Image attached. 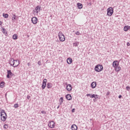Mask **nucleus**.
<instances>
[{
	"instance_id": "dca6fc26",
	"label": "nucleus",
	"mask_w": 130,
	"mask_h": 130,
	"mask_svg": "<svg viewBox=\"0 0 130 130\" xmlns=\"http://www.w3.org/2000/svg\"><path fill=\"white\" fill-rule=\"evenodd\" d=\"M72 130H77L78 129V126L76 124H73L71 126Z\"/></svg>"
},
{
	"instance_id": "a211bd4d",
	"label": "nucleus",
	"mask_w": 130,
	"mask_h": 130,
	"mask_svg": "<svg viewBox=\"0 0 130 130\" xmlns=\"http://www.w3.org/2000/svg\"><path fill=\"white\" fill-rule=\"evenodd\" d=\"M77 7L78 9H82L83 8V5L80 3H77Z\"/></svg>"
},
{
	"instance_id": "79ce46f5",
	"label": "nucleus",
	"mask_w": 130,
	"mask_h": 130,
	"mask_svg": "<svg viewBox=\"0 0 130 130\" xmlns=\"http://www.w3.org/2000/svg\"><path fill=\"white\" fill-rule=\"evenodd\" d=\"M87 5H88V6H92V3H87Z\"/></svg>"
},
{
	"instance_id": "37998d69",
	"label": "nucleus",
	"mask_w": 130,
	"mask_h": 130,
	"mask_svg": "<svg viewBox=\"0 0 130 130\" xmlns=\"http://www.w3.org/2000/svg\"><path fill=\"white\" fill-rule=\"evenodd\" d=\"M97 101V99L94 98L93 99V102H96Z\"/></svg>"
},
{
	"instance_id": "72a5a7b5",
	"label": "nucleus",
	"mask_w": 130,
	"mask_h": 130,
	"mask_svg": "<svg viewBox=\"0 0 130 130\" xmlns=\"http://www.w3.org/2000/svg\"><path fill=\"white\" fill-rule=\"evenodd\" d=\"M41 113H42V114H46V112L45 111H42Z\"/></svg>"
},
{
	"instance_id": "9b49d317",
	"label": "nucleus",
	"mask_w": 130,
	"mask_h": 130,
	"mask_svg": "<svg viewBox=\"0 0 130 130\" xmlns=\"http://www.w3.org/2000/svg\"><path fill=\"white\" fill-rule=\"evenodd\" d=\"M66 85H67L66 87V89L67 91H68V92H70V91H72V85L71 84L68 85V84L67 83H66Z\"/></svg>"
},
{
	"instance_id": "8fccbe9b",
	"label": "nucleus",
	"mask_w": 130,
	"mask_h": 130,
	"mask_svg": "<svg viewBox=\"0 0 130 130\" xmlns=\"http://www.w3.org/2000/svg\"><path fill=\"white\" fill-rule=\"evenodd\" d=\"M1 110H2V109L0 108V111H1Z\"/></svg>"
},
{
	"instance_id": "7c9ffc66",
	"label": "nucleus",
	"mask_w": 130,
	"mask_h": 130,
	"mask_svg": "<svg viewBox=\"0 0 130 130\" xmlns=\"http://www.w3.org/2000/svg\"><path fill=\"white\" fill-rule=\"evenodd\" d=\"M95 96H98V95L95 94H91L90 98H95Z\"/></svg>"
},
{
	"instance_id": "4c0bfd02",
	"label": "nucleus",
	"mask_w": 130,
	"mask_h": 130,
	"mask_svg": "<svg viewBox=\"0 0 130 130\" xmlns=\"http://www.w3.org/2000/svg\"><path fill=\"white\" fill-rule=\"evenodd\" d=\"M109 95H110V91H108L107 93V96H108V95L109 96Z\"/></svg>"
},
{
	"instance_id": "b1692460",
	"label": "nucleus",
	"mask_w": 130,
	"mask_h": 130,
	"mask_svg": "<svg viewBox=\"0 0 130 130\" xmlns=\"http://www.w3.org/2000/svg\"><path fill=\"white\" fill-rule=\"evenodd\" d=\"M3 16L6 19H7V18H9V15L8 14V13H3Z\"/></svg>"
},
{
	"instance_id": "f704fd0d",
	"label": "nucleus",
	"mask_w": 130,
	"mask_h": 130,
	"mask_svg": "<svg viewBox=\"0 0 130 130\" xmlns=\"http://www.w3.org/2000/svg\"><path fill=\"white\" fill-rule=\"evenodd\" d=\"M38 64H39V66H41V61H38Z\"/></svg>"
},
{
	"instance_id": "c756f323",
	"label": "nucleus",
	"mask_w": 130,
	"mask_h": 130,
	"mask_svg": "<svg viewBox=\"0 0 130 130\" xmlns=\"http://www.w3.org/2000/svg\"><path fill=\"white\" fill-rule=\"evenodd\" d=\"M46 83H47V79H44L42 84H45L46 85Z\"/></svg>"
},
{
	"instance_id": "58836bf2",
	"label": "nucleus",
	"mask_w": 130,
	"mask_h": 130,
	"mask_svg": "<svg viewBox=\"0 0 130 130\" xmlns=\"http://www.w3.org/2000/svg\"><path fill=\"white\" fill-rule=\"evenodd\" d=\"M122 97V95H119V96H118V98H119V99H121V98Z\"/></svg>"
},
{
	"instance_id": "f03ea898",
	"label": "nucleus",
	"mask_w": 130,
	"mask_h": 130,
	"mask_svg": "<svg viewBox=\"0 0 130 130\" xmlns=\"http://www.w3.org/2000/svg\"><path fill=\"white\" fill-rule=\"evenodd\" d=\"M94 71L98 73H100L103 71V66L98 64L95 66Z\"/></svg>"
},
{
	"instance_id": "f257e3e1",
	"label": "nucleus",
	"mask_w": 130,
	"mask_h": 130,
	"mask_svg": "<svg viewBox=\"0 0 130 130\" xmlns=\"http://www.w3.org/2000/svg\"><path fill=\"white\" fill-rule=\"evenodd\" d=\"M1 120L2 121H6L7 120V113H6V111L5 110H2L1 112Z\"/></svg>"
},
{
	"instance_id": "0eeeda50",
	"label": "nucleus",
	"mask_w": 130,
	"mask_h": 130,
	"mask_svg": "<svg viewBox=\"0 0 130 130\" xmlns=\"http://www.w3.org/2000/svg\"><path fill=\"white\" fill-rule=\"evenodd\" d=\"M40 10H41V6H38L35 8V10H33V12L38 14L39 12H40Z\"/></svg>"
},
{
	"instance_id": "412c9836",
	"label": "nucleus",
	"mask_w": 130,
	"mask_h": 130,
	"mask_svg": "<svg viewBox=\"0 0 130 130\" xmlns=\"http://www.w3.org/2000/svg\"><path fill=\"white\" fill-rule=\"evenodd\" d=\"M62 102H63V98L61 97L59 100V105H61V104H62Z\"/></svg>"
},
{
	"instance_id": "2eb2a0df",
	"label": "nucleus",
	"mask_w": 130,
	"mask_h": 130,
	"mask_svg": "<svg viewBox=\"0 0 130 130\" xmlns=\"http://www.w3.org/2000/svg\"><path fill=\"white\" fill-rule=\"evenodd\" d=\"M66 98L67 100H72V95L70 94H67Z\"/></svg>"
},
{
	"instance_id": "393cba45",
	"label": "nucleus",
	"mask_w": 130,
	"mask_h": 130,
	"mask_svg": "<svg viewBox=\"0 0 130 130\" xmlns=\"http://www.w3.org/2000/svg\"><path fill=\"white\" fill-rule=\"evenodd\" d=\"M0 87L1 88H4V87H5V82L2 81L0 83Z\"/></svg>"
},
{
	"instance_id": "7ed1b4c3",
	"label": "nucleus",
	"mask_w": 130,
	"mask_h": 130,
	"mask_svg": "<svg viewBox=\"0 0 130 130\" xmlns=\"http://www.w3.org/2000/svg\"><path fill=\"white\" fill-rule=\"evenodd\" d=\"M58 36L60 41H61V42H63V41H66V37H64V35L62 34V32L59 31L58 34Z\"/></svg>"
},
{
	"instance_id": "e433bc0d",
	"label": "nucleus",
	"mask_w": 130,
	"mask_h": 130,
	"mask_svg": "<svg viewBox=\"0 0 130 130\" xmlns=\"http://www.w3.org/2000/svg\"><path fill=\"white\" fill-rule=\"evenodd\" d=\"M91 95L92 94H87L86 96H87V97H89V96L91 97Z\"/></svg>"
},
{
	"instance_id": "09e8293b",
	"label": "nucleus",
	"mask_w": 130,
	"mask_h": 130,
	"mask_svg": "<svg viewBox=\"0 0 130 130\" xmlns=\"http://www.w3.org/2000/svg\"><path fill=\"white\" fill-rule=\"evenodd\" d=\"M58 108H59V106H58L57 107V109H58Z\"/></svg>"
},
{
	"instance_id": "a18cd8bd",
	"label": "nucleus",
	"mask_w": 130,
	"mask_h": 130,
	"mask_svg": "<svg viewBox=\"0 0 130 130\" xmlns=\"http://www.w3.org/2000/svg\"><path fill=\"white\" fill-rule=\"evenodd\" d=\"M130 44L129 42L127 43V46H129Z\"/></svg>"
},
{
	"instance_id": "de8ad7c7",
	"label": "nucleus",
	"mask_w": 130,
	"mask_h": 130,
	"mask_svg": "<svg viewBox=\"0 0 130 130\" xmlns=\"http://www.w3.org/2000/svg\"><path fill=\"white\" fill-rule=\"evenodd\" d=\"M3 24V22L0 21V26Z\"/></svg>"
},
{
	"instance_id": "ddd939ff",
	"label": "nucleus",
	"mask_w": 130,
	"mask_h": 130,
	"mask_svg": "<svg viewBox=\"0 0 130 130\" xmlns=\"http://www.w3.org/2000/svg\"><path fill=\"white\" fill-rule=\"evenodd\" d=\"M67 63H68V64H71V63L73 62V59H72V58L71 57H69L67 59Z\"/></svg>"
},
{
	"instance_id": "f3484780",
	"label": "nucleus",
	"mask_w": 130,
	"mask_h": 130,
	"mask_svg": "<svg viewBox=\"0 0 130 130\" xmlns=\"http://www.w3.org/2000/svg\"><path fill=\"white\" fill-rule=\"evenodd\" d=\"M121 70V67H120V66H118L115 68V71L116 72H117V73H118Z\"/></svg>"
},
{
	"instance_id": "c9c22d12",
	"label": "nucleus",
	"mask_w": 130,
	"mask_h": 130,
	"mask_svg": "<svg viewBox=\"0 0 130 130\" xmlns=\"http://www.w3.org/2000/svg\"><path fill=\"white\" fill-rule=\"evenodd\" d=\"M75 34H76V35H80V31H77L75 33Z\"/></svg>"
},
{
	"instance_id": "c03bdc74",
	"label": "nucleus",
	"mask_w": 130,
	"mask_h": 130,
	"mask_svg": "<svg viewBox=\"0 0 130 130\" xmlns=\"http://www.w3.org/2000/svg\"><path fill=\"white\" fill-rule=\"evenodd\" d=\"M75 109H73L72 110V112H73V113L75 112Z\"/></svg>"
},
{
	"instance_id": "2f4dec72",
	"label": "nucleus",
	"mask_w": 130,
	"mask_h": 130,
	"mask_svg": "<svg viewBox=\"0 0 130 130\" xmlns=\"http://www.w3.org/2000/svg\"><path fill=\"white\" fill-rule=\"evenodd\" d=\"M14 108H18V107H19V104H14Z\"/></svg>"
},
{
	"instance_id": "39448f33",
	"label": "nucleus",
	"mask_w": 130,
	"mask_h": 130,
	"mask_svg": "<svg viewBox=\"0 0 130 130\" xmlns=\"http://www.w3.org/2000/svg\"><path fill=\"white\" fill-rule=\"evenodd\" d=\"M13 76H15L11 70H7V78L8 79H11Z\"/></svg>"
},
{
	"instance_id": "49530a36",
	"label": "nucleus",
	"mask_w": 130,
	"mask_h": 130,
	"mask_svg": "<svg viewBox=\"0 0 130 130\" xmlns=\"http://www.w3.org/2000/svg\"><path fill=\"white\" fill-rule=\"evenodd\" d=\"M95 98L96 99H98V98H99L98 97V96H95V98Z\"/></svg>"
},
{
	"instance_id": "4468645a",
	"label": "nucleus",
	"mask_w": 130,
	"mask_h": 130,
	"mask_svg": "<svg viewBox=\"0 0 130 130\" xmlns=\"http://www.w3.org/2000/svg\"><path fill=\"white\" fill-rule=\"evenodd\" d=\"M2 32L4 34H5V36H8V31L6 29V28H3L2 29Z\"/></svg>"
},
{
	"instance_id": "c85d7f7f",
	"label": "nucleus",
	"mask_w": 130,
	"mask_h": 130,
	"mask_svg": "<svg viewBox=\"0 0 130 130\" xmlns=\"http://www.w3.org/2000/svg\"><path fill=\"white\" fill-rule=\"evenodd\" d=\"M4 127L6 129H7V128H9V125H8V124H4Z\"/></svg>"
},
{
	"instance_id": "f8f14e48",
	"label": "nucleus",
	"mask_w": 130,
	"mask_h": 130,
	"mask_svg": "<svg viewBox=\"0 0 130 130\" xmlns=\"http://www.w3.org/2000/svg\"><path fill=\"white\" fill-rule=\"evenodd\" d=\"M97 85V83L96 82H93L91 84V87L92 89H95L96 88V86Z\"/></svg>"
},
{
	"instance_id": "a19ab883",
	"label": "nucleus",
	"mask_w": 130,
	"mask_h": 130,
	"mask_svg": "<svg viewBox=\"0 0 130 130\" xmlns=\"http://www.w3.org/2000/svg\"><path fill=\"white\" fill-rule=\"evenodd\" d=\"M30 98H31V96H30V95H27V99L28 100H29Z\"/></svg>"
},
{
	"instance_id": "423d86ee",
	"label": "nucleus",
	"mask_w": 130,
	"mask_h": 130,
	"mask_svg": "<svg viewBox=\"0 0 130 130\" xmlns=\"http://www.w3.org/2000/svg\"><path fill=\"white\" fill-rule=\"evenodd\" d=\"M19 64H20V61H19L18 59H16L13 64H10V66L14 67V68H17Z\"/></svg>"
},
{
	"instance_id": "20e7f679",
	"label": "nucleus",
	"mask_w": 130,
	"mask_h": 130,
	"mask_svg": "<svg viewBox=\"0 0 130 130\" xmlns=\"http://www.w3.org/2000/svg\"><path fill=\"white\" fill-rule=\"evenodd\" d=\"M113 15V8L112 7H110L108 8L107 9V16L108 17H110Z\"/></svg>"
},
{
	"instance_id": "6e6552de",
	"label": "nucleus",
	"mask_w": 130,
	"mask_h": 130,
	"mask_svg": "<svg viewBox=\"0 0 130 130\" xmlns=\"http://www.w3.org/2000/svg\"><path fill=\"white\" fill-rule=\"evenodd\" d=\"M48 126L50 128H54V127L55 126V123H54L53 121H52L48 123Z\"/></svg>"
},
{
	"instance_id": "aec40b11",
	"label": "nucleus",
	"mask_w": 130,
	"mask_h": 130,
	"mask_svg": "<svg viewBox=\"0 0 130 130\" xmlns=\"http://www.w3.org/2000/svg\"><path fill=\"white\" fill-rule=\"evenodd\" d=\"M47 87L48 89H50V88H52V84L51 83H48L47 84Z\"/></svg>"
},
{
	"instance_id": "5701e85b",
	"label": "nucleus",
	"mask_w": 130,
	"mask_h": 130,
	"mask_svg": "<svg viewBox=\"0 0 130 130\" xmlns=\"http://www.w3.org/2000/svg\"><path fill=\"white\" fill-rule=\"evenodd\" d=\"M79 44H80V42H76L75 43H73V46H75V47H77L79 46Z\"/></svg>"
},
{
	"instance_id": "1a4fd4ad",
	"label": "nucleus",
	"mask_w": 130,
	"mask_h": 130,
	"mask_svg": "<svg viewBox=\"0 0 130 130\" xmlns=\"http://www.w3.org/2000/svg\"><path fill=\"white\" fill-rule=\"evenodd\" d=\"M113 68H114L115 69L116 68H117L118 66H119V62H118L117 60H115L113 62Z\"/></svg>"
},
{
	"instance_id": "bb28decb",
	"label": "nucleus",
	"mask_w": 130,
	"mask_h": 130,
	"mask_svg": "<svg viewBox=\"0 0 130 130\" xmlns=\"http://www.w3.org/2000/svg\"><path fill=\"white\" fill-rule=\"evenodd\" d=\"M45 87H46V84L42 83V88L43 90H44L45 89Z\"/></svg>"
},
{
	"instance_id": "9d476101",
	"label": "nucleus",
	"mask_w": 130,
	"mask_h": 130,
	"mask_svg": "<svg viewBox=\"0 0 130 130\" xmlns=\"http://www.w3.org/2000/svg\"><path fill=\"white\" fill-rule=\"evenodd\" d=\"M38 21V18H37V17H34L31 18V22L34 24H37Z\"/></svg>"
},
{
	"instance_id": "cd10ccee",
	"label": "nucleus",
	"mask_w": 130,
	"mask_h": 130,
	"mask_svg": "<svg viewBox=\"0 0 130 130\" xmlns=\"http://www.w3.org/2000/svg\"><path fill=\"white\" fill-rule=\"evenodd\" d=\"M13 17L12 18V21H15L16 20V15L15 14H13Z\"/></svg>"
},
{
	"instance_id": "4be33fe9",
	"label": "nucleus",
	"mask_w": 130,
	"mask_h": 130,
	"mask_svg": "<svg viewBox=\"0 0 130 130\" xmlns=\"http://www.w3.org/2000/svg\"><path fill=\"white\" fill-rule=\"evenodd\" d=\"M12 38L14 40H17V39H18V35L16 34H14Z\"/></svg>"
},
{
	"instance_id": "473e14b6",
	"label": "nucleus",
	"mask_w": 130,
	"mask_h": 130,
	"mask_svg": "<svg viewBox=\"0 0 130 130\" xmlns=\"http://www.w3.org/2000/svg\"><path fill=\"white\" fill-rule=\"evenodd\" d=\"M126 89L127 91H129L130 87L129 86H127L126 87Z\"/></svg>"
},
{
	"instance_id": "a878e982",
	"label": "nucleus",
	"mask_w": 130,
	"mask_h": 130,
	"mask_svg": "<svg viewBox=\"0 0 130 130\" xmlns=\"http://www.w3.org/2000/svg\"><path fill=\"white\" fill-rule=\"evenodd\" d=\"M10 60H11L10 63H11L12 64H13V63H14V62H15V61H16V60H15L13 58H11Z\"/></svg>"
},
{
	"instance_id": "6ab92c4d",
	"label": "nucleus",
	"mask_w": 130,
	"mask_h": 130,
	"mask_svg": "<svg viewBox=\"0 0 130 130\" xmlns=\"http://www.w3.org/2000/svg\"><path fill=\"white\" fill-rule=\"evenodd\" d=\"M129 29H130V26H125L123 28L124 31H125L126 32V31H128Z\"/></svg>"
},
{
	"instance_id": "ea45409f",
	"label": "nucleus",
	"mask_w": 130,
	"mask_h": 130,
	"mask_svg": "<svg viewBox=\"0 0 130 130\" xmlns=\"http://www.w3.org/2000/svg\"><path fill=\"white\" fill-rule=\"evenodd\" d=\"M27 66H28V67H31V63L30 62H28L27 63Z\"/></svg>"
}]
</instances>
